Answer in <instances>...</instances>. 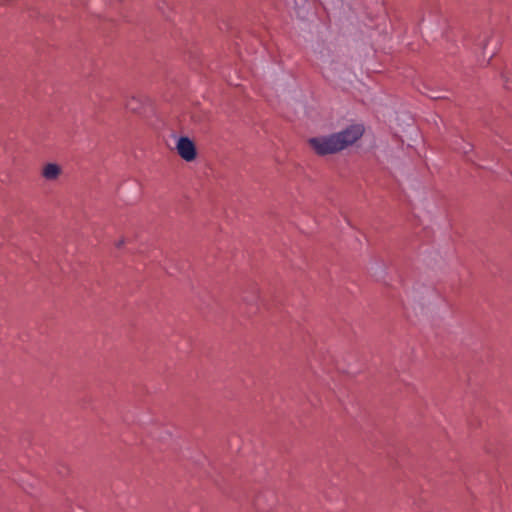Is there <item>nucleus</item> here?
Wrapping results in <instances>:
<instances>
[{
  "mask_svg": "<svg viewBox=\"0 0 512 512\" xmlns=\"http://www.w3.org/2000/svg\"><path fill=\"white\" fill-rule=\"evenodd\" d=\"M309 144L318 155L333 154L341 151V145L338 144L335 134L311 138Z\"/></svg>",
  "mask_w": 512,
  "mask_h": 512,
  "instance_id": "obj_1",
  "label": "nucleus"
},
{
  "mask_svg": "<svg viewBox=\"0 0 512 512\" xmlns=\"http://www.w3.org/2000/svg\"><path fill=\"white\" fill-rule=\"evenodd\" d=\"M364 133V127L360 124H355L347 127L345 130L335 133L338 144L341 145V150L355 143Z\"/></svg>",
  "mask_w": 512,
  "mask_h": 512,
  "instance_id": "obj_2",
  "label": "nucleus"
},
{
  "mask_svg": "<svg viewBox=\"0 0 512 512\" xmlns=\"http://www.w3.org/2000/svg\"><path fill=\"white\" fill-rule=\"evenodd\" d=\"M176 150L185 161H193L196 158V148L188 137H180L176 144Z\"/></svg>",
  "mask_w": 512,
  "mask_h": 512,
  "instance_id": "obj_3",
  "label": "nucleus"
},
{
  "mask_svg": "<svg viewBox=\"0 0 512 512\" xmlns=\"http://www.w3.org/2000/svg\"><path fill=\"white\" fill-rule=\"evenodd\" d=\"M63 173L62 167L54 162H49L43 165L41 169V176L49 182L57 181Z\"/></svg>",
  "mask_w": 512,
  "mask_h": 512,
  "instance_id": "obj_4",
  "label": "nucleus"
},
{
  "mask_svg": "<svg viewBox=\"0 0 512 512\" xmlns=\"http://www.w3.org/2000/svg\"><path fill=\"white\" fill-rule=\"evenodd\" d=\"M459 150L463 153V154H467L469 153V151L471 150V145L470 144H465L463 147L459 148Z\"/></svg>",
  "mask_w": 512,
  "mask_h": 512,
  "instance_id": "obj_5",
  "label": "nucleus"
},
{
  "mask_svg": "<svg viewBox=\"0 0 512 512\" xmlns=\"http://www.w3.org/2000/svg\"><path fill=\"white\" fill-rule=\"evenodd\" d=\"M124 243H125L124 239H121V240H119V241L116 243V246L120 248L121 246H123V245H124Z\"/></svg>",
  "mask_w": 512,
  "mask_h": 512,
  "instance_id": "obj_6",
  "label": "nucleus"
}]
</instances>
